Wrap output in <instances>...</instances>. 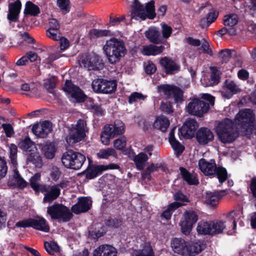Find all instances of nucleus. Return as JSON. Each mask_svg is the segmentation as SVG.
Masks as SVG:
<instances>
[{
  "label": "nucleus",
  "instance_id": "obj_31",
  "mask_svg": "<svg viewBox=\"0 0 256 256\" xmlns=\"http://www.w3.org/2000/svg\"><path fill=\"white\" fill-rule=\"evenodd\" d=\"M164 50V46H157L150 44L144 47L142 53L145 56H156L162 52Z\"/></svg>",
  "mask_w": 256,
  "mask_h": 256
},
{
  "label": "nucleus",
  "instance_id": "obj_25",
  "mask_svg": "<svg viewBox=\"0 0 256 256\" xmlns=\"http://www.w3.org/2000/svg\"><path fill=\"white\" fill-rule=\"evenodd\" d=\"M146 38L152 43L160 44L163 43L164 39L160 32L156 27H151L144 32Z\"/></svg>",
  "mask_w": 256,
  "mask_h": 256
},
{
  "label": "nucleus",
  "instance_id": "obj_43",
  "mask_svg": "<svg viewBox=\"0 0 256 256\" xmlns=\"http://www.w3.org/2000/svg\"><path fill=\"white\" fill-rule=\"evenodd\" d=\"M43 86L50 93L54 92L56 87V78L54 76L44 80Z\"/></svg>",
  "mask_w": 256,
  "mask_h": 256
},
{
  "label": "nucleus",
  "instance_id": "obj_46",
  "mask_svg": "<svg viewBox=\"0 0 256 256\" xmlns=\"http://www.w3.org/2000/svg\"><path fill=\"white\" fill-rule=\"evenodd\" d=\"M218 58L222 63H227L232 57V50L230 49H223L219 51Z\"/></svg>",
  "mask_w": 256,
  "mask_h": 256
},
{
  "label": "nucleus",
  "instance_id": "obj_47",
  "mask_svg": "<svg viewBox=\"0 0 256 256\" xmlns=\"http://www.w3.org/2000/svg\"><path fill=\"white\" fill-rule=\"evenodd\" d=\"M24 12L30 15L36 16L40 12L39 8L30 2L26 4Z\"/></svg>",
  "mask_w": 256,
  "mask_h": 256
},
{
  "label": "nucleus",
  "instance_id": "obj_18",
  "mask_svg": "<svg viewBox=\"0 0 256 256\" xmlns=\"http://www.w3.org/2000/svg\"><path fill=\"white\" fill-rule=\"evenodd\" d=\"M118 166L116 164H110L106 166L89 165L87 168L86 178L88 179H92L100 174L102 172L107 169H116Z\"/></svg>",
  "mask_w": 256,
  "mask_h": 256
},
{
  "label": "nucleus",
  "instance_id": "obj_44",
  "mask_svg": "<svg viewBox=\"0 0 256 256\" xmlns=\"http://www.w3.org/2000/svg\"><path fill=\"white\" fill-rule=\"evenodd\" d=\"M158 166L156 164L155 165L154 164H152L149 166H148L146 169L142 172V178L143 180H145L148 179V180H150L151 178L150 174L152 172H154L156 171Z\"/></svg>",
  "mask_w": 256,
  "mask_h": 256
},
{
  "label": "nucleus",
  "instance_id": "obj_52",
  "mask_svg": "<svg viewBox=\"0 0 256 256\" xmlns=\"http://www.w3.org/2000/svg\"><path fill=\"white\" fill-rule=\"evenodd\" d=\"M72 130L79 132L80 133L82 132L84 135L86 136V133L88 130V128L86 127V122L84 120H78L75 128Z\"/></svg>",
  "mask_w": 256,
  "mask_h": 256
},
{
  "label": "nucleus",
  "instance_id": "obj_21",
  "mask_svg": "<svg viewBox=\"0 0 256 256\" xmlns=\"http://www.w3.org/2000/svg\"><path fill=\"white\" fill-rule=\"evenodd\" d=\"M52 130L51 124L45 121L41 124H36L32 128V132L38 138H44Z\"/></svg>",
  "mask_w": 256,
  "mask_h": 256
},
{
  "label": "nucleus",
  "instance_id": "obj_12",
  "mask_svg": "<svg viewBox=\"0 0 256 256\" xmlns=\"http://www.w3.org/2000/svg\"><path fill=\"white\" fill-rule=\"evenodd\" d=\"M158 88L169 97H172L176 103H181L184 100V90L174 84H164L160 85Z\"/></svg>",
  "mask_w": 256,
  "mask_h": 256
},
{
  "label": "nucleus",
  "instance_id": "obj_4",
  "mask_svg": "<svg viewBox=\"0 0 256 256\" xmlns=\"http://www.w3.org/2000/svg\"><path fill=\"white\" fill-rule=\"evenodd\" d=\"M215 98L210 94H204L200 98H193L186 108L188 112H208L214 104Z\"/></svg>",
  "mask_w": 256,
  "mask_h": 256
},
{
  "label": "nucleus",
  "instance_id": "obj_34",
  "mask_svg": "<svg viewBox=\"0 0 256 256\" xmlns=\"http://www.w3.org/2000/svg\"><path fill=\"white\" fill-rule=\"evenodd\" d=\"M42 150L47 158L51 159L54 156L56 148L54 144L48 142L42 145Z\"/></svg>",
  "mask_w": 256,
  "mask_h": 256
},
{
  "label": "nucleus",
  "instance_id": "obj_36",
  "mask_svg": "<svg viewBox=\"0 0 256 256\" xmlns=\"http://www.w3.org/2000/svg\"><path fill=\"white\" fill-rule=\"evenodd\" d=\"M170 122L166 118H156L154 121L153 126L162 132H166L170 126Z\"/></svg>",
  "mask_w": 256,
  "mask_h": 256
},
{
  "label": "nucleus",
  "instance_id": "obj_14",
  "mask_svg": "<svg viewBox=\"0 0 256 256\" xmlns=\"http://www.w3.org/2000/svg\"><path fill=\"white\" fill-rule=\"evenodd\" d=\"M41 192H44V198H43V202L51 203L52 202L56 200L60 194V188H58V186H41Z\"/></svg>",
  "mask_w": 256,
  "mask_h": 256
},
{
  "label": "nucleus",
  "instance_id": "obj_26",
  "mask_svg": "<svg viewBox=\"0 0 256 256\" xmlns=\"http://www.w3.org/2000/svg\"><path fill=\"white\" fill-rule=\"evenodd\" d=\"M8 184L10 186H17L23 188L27 186V182L20 176L18 170L14 169L13 174L9 178Z\"/></svg>",
  "mask_w": 256,
  "mask_h": 256
},
{
  "label": "nucleus",
  "instance_id": "obj_33",
  "mask_svg": "<svg viewBox=\"0 0 256 256\" xmlns=\"http://www.w3.org/2000/svg\"><path fill=\"white\" fill-rule=\"evenodd\" d=\"M86 136L83 133L71 130L69 135L67 136L66 142L70 145L78 142L84 138Z\"/></svg>",
  "mask_w": 256,
  "mask_h": 256
},
{
  "label": "nucleus",
  "instance_id": "obj_22",
  "mask_svg": "<svg viewBox=\"0 0 256 256\" xmlns=\"http://www.w3.org/2000/svg\"><path fill=\"white\" fill-rule=\"evenodd\" d=\"M241 91V89L234 81L227 79L224 82L222 96L225 98H230L233 95Z\"/></svg>",
  "mask_w": 256,
  "mask_h": 256
},
{
  "label": "nucleus",
  "instance_id": "obj_49",
  "mask_svg": "<svg viewBox=\"0 0 256 256\" xmlns=\"http://www.w3.org/2000/svg\"><path fill=\"white\" fill-rule=\"evenodd\" d=\"M172 148L178 156L181 154L184 150V146H182L178 140H173L169 142Z\"/></svg>",
  "mask_w": 256,
  "mask_h": 256
},
{
  "label": "nucleus",
  "instance_id": "obj_58",
  "mask_svg": "<svg viewBox=\"0 0 256 256\" xmlns=\"http://www.w3.org/2000/svg\"><path fill=\"white\" fill-rule=\"evenodd\" d=\"M106 130H106V128L104 127V131L101 134V141L106 145L109 144L110 138H114L111 136L110 132H106Z\"/></svg>",
  "mask_w": 256,
  "mask_h": 256
},
{
  "label": "nucleus",
  "instance_id": "obj_32",
  "mask_svg": "<svg viewBox=\"0 0 256 256\" xmlns=\"http://www.w3.org/2000/svg\"><path fill=\"white\" fill-rule=\"evenodd\" d=\"M212 221L203 222L200 221L198 223L196 230L198 234L202 235L212 236Z\"/></svg>",
  "mask_w": 256,
  "mask_h": 256
},
{
  "label": "nucleus",
  "instance_id": "obj_55",
  "mask_svg": "<svg viewBox=\"0 0 256 256\" xmlns=\"http://www.w3.org/2000/svg\"><path fill=\"white\" fill-rule=\"evenodd\" d=\"M18 148L16 145L11 144L10 146V158L13 164H16Z\"/></svg>",
  "mask_w": 256,
  "mask_h": 256
},
{
  "label": "nucleus",
  "instance_id": "obj_13",
  "mask_svg": "<svg viewBox=\"0 0 256 256\" xmlns=\"http://www.w3.org/2000/svg\"><path fill=\"white\" fill-rule=\"evenodd\" d=\"M198 126V123L195 120L189 119L184 122L179 130L184 138L190 139L194 136Z\"/></svg>",
  "mask_w": 256,
  "mask_h": 256
},
{
  "label": "nucleus",
  "instance_id": "obj_17",
  "mask_svg": "<svg viewBox=\"0 0 256 256\" xmlns=\"http://www.w3.org/2000/svg\"><path fill=\"white\" fill-rule=\"evenodd\" d=\"M217 167L214 159H211L210 162L202 158L198 161L199 169L207 176H214L215 168Z\"/></svg>",
  "mask_w": 256,
  "mask_h": 256
},
{
  "label": "nucleus",
  "instance_id": "obj_10",
  "mask_svg": "<svg viewBox=\"0 0 256 256\" xmlns=\"http://www.w3.org/2000/svg\"><path fill=\"white\" fill-rule=\"evenodd\" d=\"M16 226L23 228L30 226L44 232H48L50 230V227L46 220L44 218L40 216L20 221L16 224Z\"/></svg>",
  "mask_w": 256,
  "mask_h": 256
},
{
  "label": "nucleus",
  "instance_id": "obj_8",
  "mask_svg": "<svg viewBox=\"0 0 256 256\" xmlns=\"http://www.w3.org/2000/svg\"><path fill=\"white\" fill-rule=\"evenodd\" d=\"M63 90L71 102H82L86 98V96L84 92L78 86L74 84L70 80H66Z\"/></svg>",
  "mask_w": 256,
  "mask_h": 256
},
{
  "label": "nucleus",
  "instance_id": "obj_37",
  "mask_svg": "<svg viewBox=\"0 0 256 256\" xmlns=\"http://www.w3.org/2000/svg\"><path fill=\"white\" fill-rule=\"evenodd\" d=\"M19 148L24 151H36V148L34 143L28 137L21 140L18 144Z\"/></svg>",
  "mask_w": 256,
  "mask_h": 256
},
{
  "label": "nucleus",
  "instance_id": "obj_15",
  "mask_svg": "<svg viewBox=\"0 0 256 256\" xmlns=\"http://www.w3.org/2000/svg\"><path fill=\"white\" fill-rule=\"evenodd\" d=\"M196 138L200 144L206 145L213 141L214 134L210 128L202 127L196 132Z\"/></svg>",
  "mask_w": 256,
  "mask_h": 256
},
{
  "label": "nucleus",
  "instance_id": "obj_24",
  "mask_svg": "<svg viewBox=\"0 0 256 256\" xmlns=\"http://www.w3.org/2000/svg\"><path fill=\"white\" fill-rule=\"evenodd\" d=\"M92 256H117L116 249L109 244H101L94 250Z\"/></svg>",
  "mask_w": 256,
  "mask_h": 256
},
{
  "label": "nucleus",
  "instance_id": "obj_20",
  "mask_svg": "<svg viewBox=\"0 0 256 256\" xmlns=\"http://www.w3.org/2000/svg\"><path fill=\"white\" fill-rule=\"evenodd\" d=\"M227 194L226 190L207 192L205 203L212 207H216L218 204L220 200Z\"/></svg>",
  "mask_w": 256,
  "mask_h": 256
},
{
  "label": "nucleus",
  "instance_id": "obj_5",
  "mask_svg": "<svg viewBox=\"0 0 256 256\" xmlns=\"http://www.w3.org/2000/svg\"><path fill=\"white\" fill-rule=\"evenodd\" d=\"M86 160L84 155L72 150L65 152L62 157V162L64 166L74 170L80 169Z\"/></svg>",
  "mask_w": 256,
  "mask_h": 256
},
{
  "label": "nucleus",
  "instance_id": "obj_16",
  "mask_svg": "<svg viewBox=\"0 0 256 256\" xmlns=\"http://www.w3.org/2000/svg\"><path fill=\"white\" fill-rule=\"evenodd\" d=\"M170 244L174 252L182 256H186L188 242L181 238H174L171 240Z\"/></svg>",
  "mask_w": 256,
  "mask_h": 256
},
{
  "label": "nucleus",
  "instance_id": "obj_28",
  "mask_svg": "<svg viewBox=\"0 0 256 256\" xmlns=\"http://www.w3.org/2000/svg\"><path fill=\"white\" fill-rule=\"evenodd\" d=\"M188 254H186V256H196L206 248V245L200 241L188 242Z\"/></svg>",
  "mask_w": 256,
  "mask_h": 256
},
{
  "label": "nucleus",
  "instance_id": "obj_11",
  "mask_svg": "<svg viewBox=\"0 0 256 256\" xmlns=\"http://www.w3.org/2000/svg\"><path fill=\"white\" fill-rule=\"evenodd\" d=\"M79 64L82 68L88 70H97L104 67L99 56L96 54L82 55L79 60Z\"/></svg>",
  "mask_w": 256,
  "mask_h": 256
},
{
  "label": "nucleus",
  "instance_id": "obj_63",
  "mask_svg": "<svg viewBox=\"0 0 256 256\" xmlns=\"http://www.w3.org/2000/svg\"><path fill=\"white\" fill-rule=\"evenodd\" d=\"M122 222L120 218H110L106 222V224L108 226L112 228H118L122 224Z\"/></svg>",
  "mask_w": 256,
  "mask_h": 256
},
{
  "label": "nucleus",
  "instance_id": "obj_50",
  "mask_svg": "<svg viewBox=\"0 0 256 256\" xmlns=\"http://www.w3.org/2000/svg\"><path fill=\"white\" fill-rule=\"evenodd\" d=\"M91 36L93 38H98L105 36H110V32L106 30L94 29L90 32Z\"/></svg>",
  "mask_w": 256,
  "mask_h": 256
},
{
  "label": "nucleus",
  "instance_id": "obj_42",
  "mask_svg": "<svg viewBox=\"0 0 256 256\" xmlns=\"http://www.w3.org/2000/svg\"><path fill=\"white\" fill-rule=\"evenodd\" d=\"M212 236L222 233L226 226L224 222L222 220L212 222Z\"/></svg>",
  "mask_w": 256,
  "mask_h": 256
},
{
  "label": "nucleus",
  "instance_id": "obj_51",
  "mask_svg": "<svg viewBox=\"0 0 256 256\" xmlns=\"http://www.w3.org/2000/svg\"><path fill=\"white\" fill-rule=\"evenodd\" d=\"M28 156L27 160L35 164H38L41 162V158L38 152L36 151H30Z\"/></svg>",
  "mask_w": 256,
  "mask_h": 256
},
{
  "label": "nucleus",
  "instance_id": "obj_6",
  "mask_svg": "<svg viewBox=\"0 0 256 256\" xmlns=\"http://www.w3.org/2000/svg\"><path fill=\"white\" fill-rule=\"evenodd\" d=\"M47 214L52 220H58L60 222H69L73 216L72 212L68 208L58 204L48 207Z\"/></svg>",
  "mask_w": 256,
  "mask_h": 256
},
{
  "label": "nucleus",
  "instance_id": "obj_2",
  "mask_svg": "<svg viewBox=\"0 0 256 256\" xmlns=\"http://www.w3.org/2000/svg\"><path fill=\"white\" fill-rule=\"evenodd\" d=\"M102 50L108 60L112 64L120 62L126 53L124 42L115 38L106 40L103 46Z\"/></svg>",
  "mask_w": 256,
  "mask_h": 256
},
{
  "label": "nucleus",
  "instance_id": "obj_54",
  "mask_svg": "<svg viewBox=\"0 0 256 256\" xmlns=\"http://www.w3.org/2000/svg\"><path fill=\"white\" fill-rule=\"evenodd\" d=\"M46 36L49 38L54 40H59L61 38V34L59 30L54 29L52 28H48L46 31Z\"/></svg>",
  "mask_w": 256,
  "mask_h": 256
},
{
  "label": "nucleus",
  "instance_id": "obj_41",
  "mask_svg": "<svg viewBox=\"0 0 256 256\" xmlns=\"http://www.w3.org/2000/svg\"><path fill=\"white\" fill-rule=\"evenodd\" d=\"M40 173L36 174L30 179V184L31 187L36 192L41 191V186H44V184H40Z\"/></svg>",
  "mask_w": 256,
  "mask_h": 256
},
{
  "label": "nucleus",
  "instance_id": "obj_19",
  "mask_svg": "<svg viewBox=\"0 0 256 256\" xmlns=\"http://www.w3.org/2000/svg\"><path fill=\"white\" fill-rule=\"evenodd\" d=\"M160 64L165 70L168 75L176 74L180 70V66L170 58L166 56L161 58L160 60Z\"/></svg>",
  "mask_w": 256,
  "mask_h": 256
},
{
  "label": "nucleus",
  "instance_id": "obj_48",
  "mask_svg": "<svg viewBox=\"0 0 256 256\" xmlns=\"http://www.w3.org/2000/svg\"><path fill=\"white\" fill-rule=\"evenodd\" d=\"M116 152L112 148L100 150L98 153V156L102 158H108L110 156H116Z\"/></svg>",
  "mask_w": 256,
  "mask_h": 256
},
{
  "label": "nucleus",
  "instance_id": "obj_1",
  "mask_svg": "<svg viewBox=\"0 0 256 256\" xmlns=\"http://www.w3.org/2000/svg\"><path fill=\"white\" fill-rule=\"evenodd\" d=\"M255 122V113H237L234 121L228 118L216 121L215 130L220 142L223 144H230L238 136V132L234 130L236 126L244 132L252 134Z\"/></svg>",
  "mask_w": 256,
  "mask_h": 256
},
{
  "label": "nucleus",
  "instance_id": "obj_27",
  "mask_svg": "<svg viewBox=\"0 0 256 256\" xmlns=\"http://www.w3.org/2000/svg\"><path fill=\"white\" fill-rule=\"evenodd\" d=\"M21 6V2L18 0L9 4L7 18L10 22H16L18 20Z\"/></svg>",
  "mask_w": 256,
  "mask_h": 256
},
{
  "label": "nucleus",
  "instance_id": "obj_56",
  "mask_svg": "<svg viewBox=\"0 0 256 256\" xmlns=\"http://www.w3.org/2000/svg\"><path fill=\"white\" fill-rule=\"evenodd\" d=\"M174 199L178 202V201L182 202H184L183 204L190 202V200L188 196L184 194L180 190L175 192L174 194Z\"/></svg>",
  "mask_w": 256,
  "mask_h": 256
},
{
  "label": "nucleus",
  "instance_id": "obj_30",
  "mask_svg": "<svg viewBox=\"0 0 256 256\" xmlns=\"http://www.w3.org/2000/svg\"><path fill=\"white\" fill-rule=\"evenodd\" d=\"M180 170L183 180L189 185H197L199 184L198 180L193 176L186 168L180 167Z\"/></svg>",
  "mask_w": 256,
  "mask_h": 256
},
{
  "label": "nucleus",
  "instance_id": "obj_60",
  "mask_svg": "<svg viewBox=\"0 0 256 256\" xmlns=\"http://www.w3.org/2000/svg\"><path fill=\"white\" fill-rule=\"evenodd\" d=\"M210 81V84L212 85H216L219 82L220 76L218 73V70L214 68H212Z\"/></svg>",
  "mask_w": 256,
  "mask_h": 256
},
{
  "label": "nucleus",
  "instance_id": "obj_38",
  "mask_svg": "<svg viewBox=\"0 0 256 256\" xmlns=\"http://www.w3.org/2000/svg\"><path fill=\"white\" fill-rule=\"evenodd\" d=\"M223 24L229 28H235L234 26L238 23V15L234 14L226 15L224 16Z\"/></svg>",
  "mask_w": 256,
  "mask_h": 256
},
{
  "label": "nucleus",
  "instance_id": "obj_23",
  "mask_svg": "<svg viewBox=\"0 0 256 256\" xmlns=\"http://www.w3.org/2000/svg\"><path fill=\"white\" fill-rule=\"evenodd\" d=\"M92 202L91 200L88 198H80L78 202L72 207V210L77 214L85 212L90 208Z\"/></svg>",
  "mask_w": 256,
  "mask_h": 256
},
{
  "label": "nucleus",
  "instance_id": "obj_9",
  "mask_svg": "<svg viewBox=\"0 0 256 256\" xmlns=\"http://www.w3.org/2000/svg\"><path fill=\"white\" fill-rule=\"evenodd\" d=\"M92 87L95 92L110 94L116 90V83L114 80L96 78L92 82Z\"/></svg>",
  "mask_w": 256,
  "mask_h": 256
},
{
  "label": "nucleus",
  "instance_id": "obj_29",
  "mask_svg": "<svg viewBox=\"0 0 256 256\" xmlns=\"http://www.w3.org/2000/svg\"><path fill=\"white\" fill-rule=\"evenodd\" d=\"M104 127H106L108 130L106 132H110L111 136L114 137L122 134L124 131V124L120 120H116L114 124L106 126Z\"/></svg>",
  "mask_w": 256,
  "mask_h": 256
},
{
  "label": "nucleus",
  "instance_id": "obj_40",
  "mask_svg": "<svg viewBox=\"0 0 256 256\" xmlns=\"http://www.w3.org/2000/svg\"><path fill=\"white\" fill-rule=\"evenodd\" d=\"M132 255L133 256H154L152 247L148 244L144 245L142 250H134Z\"/></svg>",
  "mask_w": 256,
  "mask_h": 256
},
{
  "label": "nucleus",
  "instance_id": "obj_35",
  "mask_svg": "<svg viewBox=\"0 0 256 256\" xmlns=\"http://www.w3.org/2000/svg\"><path fill=\"white\" fill-rule=\"evenodd\" d=\"M148 159L147 154L144 152H140L134 158V160L136 168L139 170H143L146 166V162Z\"/></svg>",
  "mask_w": 256,
  "mask_h": 256
},
{
  "label": "nucleus",
  "instance_id": "obj_61",
  "mask_svg": "<svg viewBox=\"0 0 256 256\" xmlns=\"http://www.w3.org/2000/svg\"><path fill=\"white\" fill-rule=\"evenodd\" d=\"M126 145V138H122L115 140L114 142V146L120 150L124 149Z\"/></svg>",
  "mask_w": 256,
  "mask_h": 256
},
{
  "label": "nucleus",
  "instance_id": "obj_64",
  "mask_svg": "<svg viewBox=\"0 0 256 256\" xmlns=\"http://www.w3.org/2000/svg\"><path fill=\"white\" fill-rule=\"evenodd\" d=\"M248 188L250 190L252 196L256 198V176H254L251 179Z\"/></svg>",
  "mask_w": 256,
  "mask_h": 256
},
{
  "label": "nucleus",
  "instance_id": "obj_53",
  "mask_svg": "<svg viewBox=\"0 0 256 256\" xmlns=\"http://www.w3.org/2000/svg\"><path fill=\"white\" fill-rule=\"evenodd\" d=\"M146 96H144L140 92H134L129 96V104H132L134 102L140 100H144Z\"/></svg>",
  "mask_w": 256,
  "mask_h": 256
},
{
  "label": "nucleus",
  "instance_id": "obj_7",
  "mask_svg": "<svg viewBox=\"0 0 256 256\" xmlns=\"http://www.w3.org/2000/svg\"><path fill=\"white\" fill-rule=\"evenodd\" d=\"M198 219V216L196 212L192 210H186L183 214V219L180 223L182 232L186 236L190 234Z\"/></svg>",
  "mask_w": 256,
  "mask_h": 256
},
{
  "label": "nucleus",
  "instance_id": "obj_39",
  "mask_svg": "<svg viewBox=\"0 0 256 256\" xmlns=\"http://www.w3.org/2000/svg\"><path fill=\"white\" fill-rule=\"evenodd\" d=\"M216 176L220 184H223L228 178V174L226 169L222 166H218L215 168L214 176Z\"/></svg>",
  "mask_w": 256,
  "mask_h": 256
},
{
  "label": "nucleus",
  "instance_id": "obj_59",
  "mask_svg": "<svg viewBox=\"0 0 256 256\" xmlns=\"http://www.w3.org/2000/svg\"><path fill=\"white\" fill-rule=\"evenodd\" d=\"M58 7L64 12H67L70 10L69 0H57Z\"/></svg>",
  "mask_w": 256,
  "mask_h": 256
},
{
  "label": "nucleus",
  "instance_id": "obj_57",
  "mask_svg": "<svg viewBox=\"0 0 256 256\" xmlns=\"http://www.w3.org/2000/svg\"><path fill=\"white\" fill-rule=\"evenodd\" d=\"M218 32L221 36L226 34L230 36H235L237 34V30L236 28H229L225 26L219 30Z\"/></svg>",
  "mask_w": 256,
  "mask_h": 256
},
{
  "label": "nucleus",
  "instance_id": "obj_3",
  "mask_svg": "<svg viewBox=\"0 0 256 256\" xmlns=\"http://www.w3.org/2000/svg\"><path fill=\"white\" fill-rule=\"evenodd\" d=\"M131 16L136 20H145L146 18L154 19L156 16L155 8V2L151 0L145 4V6L138 0H134L131 6Z\"/></svg>",
  "mask_w": 256,
  "mask_h": 256
},
{
  "label": "nucleus",
  "instance_id": "obj_45",
  "mask_svg": "<svg viewBox=\"0 0 256 256\" xmlns=\"http://www.w3.org/2000/svg\"><path fill=\"white\" fill-rule=\"evenodd\" d=\"M44 246L46 251L50 254H53L54 252L60 251L59 246L58 245L57 243L54 242H44Z\"/></svg>",
  "mask_w": 256,
  "mask_h": 256
},
{
  "label": "nucleus",
  "instance_id": "obj_62",
  "mask_svg": "<svg viewBox=\"0 0 256 256\" xmlns=\"http://www.w3.org/2000/svg\"><path fill=\"white\" fill-rule=\"evenodd\" d=\"M162 38H168L172 33V28L170 26H168V24H162Z\"/></svg>",
  "mask_w": 256,
  "mask_h": 256
}]
</instances>
